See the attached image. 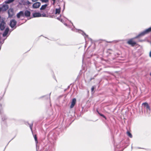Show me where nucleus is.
I'll list each match as a JSON object with an SVG mask.
<instances>
[{"instance_id": "nucleus-1", "label": "nucleus", "mask_w": 151, "mask_h": 151, "mask_svg": "<svg viewBox=\"0 0 151 151\" xmlns=\"http://www.w3.org/2000/svg\"><path fill=\"white\" fill-rule=\"evenodd\" d=\"M151 31V27L139 34L135 38L140 36H142Z\"/></svg>"}, {"instance_id": "nucleus-2", "label": "nucleus", "mask_w": 151, "mask_h": 151, "mask_svg": "<svg viewBox=\"0 0 151 151\" xmlns=\"http://www.w3.org/2000/svg\"><path fill=\"white\" fill-rule=\"evenodd\" d=\"M17 24V22L14 19H12L11 20L10 22V25L11 27L12 28H13L15 27V28L16 27L15 26Z\"/></svg>"}, {"instance_id": "nucleus-3", "label": "nucleus", "mask_w": 151, "mask_h": 151, "mask_svg": "<svg viewBox=\"0 0 151 151\" xmlns=\"http://www.w3.org/2000/svg\"><path fill=\"white\" fill-rule=\"evenodd\" d=\"M137 36H136L134 38H132V39H130L127 42V43L128 44L131 45L132 46H134L136 44V43L135 42L133 41V39L137 38H135V37H136ZM140 37L141 36H140ZM137 38H138V37H137Z\"/></svg>"}, {"instance_id": "nucleus-4", "label": "nucleus", "mask_w": 151, "mask_h": 151, "mask_svg": "<svg viewBox=\"0 0 151 151\" xmlns=\"http://www.w3.org/2000/svg\"><path fill=\"white\" fill-rule=\"evenodd\" d=\"M6 23L4 21H2L0 24V29L1 30H4L6 27Z\"/></svg>"}, {"instance_id": "nucleus-5", "label": "nucleus", "mask_w": 151, "mask_h": 151, "mask_svg": "<svg viewBox=\"0 0 151 151\" xmlns=\"http://www.w3.org/2000/svg\"><path fill=\"white\" fill-rule=\"evenodd\" d=\"M78 32L79 33L81 34L84 37L86 40L87 38H88V36L85 33L81 30H78Z\"/></svg>"}, {"instance_id": "nucleus-6", "label": "nucleus", "mask_w": 151, "mask_h": 151, "mask_svg": "<svg viewBox=\"0 0 151 151\" xmlns=\"http://www.w3.org/2000/svg\"><path fill=\"white\" fill-rule=\"evenodd\" d=\"M41 5V3L39 2H37L34 3L32 5L33 8H39Z\"/></svg>"}, {"instance_id": "nucleus-7", "label": "nucleus", "mask_w": 151, "mask_h": 151, "mask_svg": "<svg viewBox=\"0 0 151 151\" xmlns=\"http://www.w3.org/2000/svg\"><path fill=\"white\" fill-rule=\"evenodd\" d=\"M17 17L19 18L21 17H24V13L23 11H21L17 14Z\"/></svg>"}, {"instance_id": "nucleus-8", "label": "nucleus", "mask_w": 151, "mask_h": 151, "mask_svg": "<svg viewBox=\"0 0 151 151\" xmlns=\"http://www.w3.org/2000/svg\"><path fill=\"white\" fill-rule=\"evenodd\" d=\"M41 17V14L39 12H35L32 14V17Z\"/></svg>"}, {"instance_id": "nucleus-9", "label": "nucleus", "mask_w": 151, "mask_h": 151, "mask_svg": "<svg viewBox=\"0 0 151 151\" xmlns=\"http://www.w3.org/2000/svg\"><path fill=\"white\" fill-rule=\"evenodd\" d=\"M9 31V28L8 27L6 28L4 32V33L2 35L3 37H5L8 34V32Z\"/></svg>"}, {"instance_id": "nucleus-10", "label": "nucleus", "mask_w": 151, "mask_h": 151, "mask_svg": "<svg viewBox=\"0 0 151 151\" xmlns=\"http://www.w3.org/2000/svg\"><path fill=\"white\" fill-rule=\"evenodd\" d=\"M76 100L75 98H74L73 99L72 101L71 102V105L70 106V108H73L74 106L75 105L76 103Z\"/></svg>"}, {"instance_id": "nucleus-11", "label": "nucleus", "mask_w": 151, "mask_h": 151, "mask_svg": "<svg viewBox=\"0 0 151 151\" xmlns=\"http://www.w3.org/2000/svg\"><path fill=\"white\" fill-rule=\"evenodd\" d=\"M9 17H12L13 15V11L12 9H10L8 12Z\"/></svg>"}, {"instance_id": "nucleus-12", "label": "nucleus", "mask_w": 151, "mask_h": 151, "mask_svg": "<svg viewBox=\"0 0 151 151\" xmlns=\"http://www.w3.org/2000/svg\"><path fill=\"white\" fill-rule=\"evenodd\" d=\"M24 13V16H25L27 17H29L30 15V12L28 10L25 11Z\"/></svg>"}, {"instance_id": "nucleus-13", "label": "nucleus", "mask_w": 151, "mask_h": 151, "mask_svg": "<svg viewBox=\"0 0 151 151\" xmlns=\"http://www.w3.org/2000/svg\"><path fill=\"white\" fill-rule=\"evenodd\" d=\"M142 104L144 105V106L146 107L147 109L150 110V107L147 103H144Z\"/></svg>"}, {"instance_id": "nucleus-14", "label": "nucleus", "mask_w": 151, "mask_h": 151, "mask_svg": "<svg viewBox=\"0 0 151 151\" xmlns=\"http://www.w3.org/2000/svg\"><path fill=\"white\" fill-rule=\"evenodd\" d=\"M61 8L60 7L58 9H56L55 14H59L60 12Z\"/></svg>"}, {"instance_id": "nucleus-15", "label": "nucleus", "mask_w": 151, "mask_h": 151, "mask_svg": "<svg viewBox=\"0 0 151 151\" xmlns=\"http://www.w3.org/2000/svg\"><path fill=\"white\" fill-rule=\"evenodd\" d=\"M3 8H5V9L4 10H6L8 8V6L7 5H3L2 6V8H0V10H1L2 9H3Z\"/></svg>"}, {"instance_id": "nucleus-16", "label": "nucleus", "mask_w": 151, "mask_h": 151, "mask_svg": "<svg viewBox=\"0 0 151 151\" xmlns=\"http://www.w3.org/2000/svg\"><path fill=\"white\" fill-rule=\"evenodd\" d=\"M47 4H45L44 5H42V6L40 8V9L41 10H43L45 9L46 7L47 6Z\"/></svg>"}, {"instance_id": "nucleus-17", "label": "nucleus", "mask_w": 151, "mask_h": 151, "mask_svg": "<svg viewBox=\"0 0 151 151\" xmlns=\"http://www.w3.org/2000/svg\"><path fill=\"white\" fill-rule=\"evenodd\" d=\"M14 0H6L5 1V3L6 4H10L14 1Z\"/></svg>"}, {"instance_id": "nucleus-18", "label": "nucleus", "mask_w": 151, "mask_h": 151, "mask_svg": "<svg viewBox=\"0 0 151 151\" xmlns=\"http://www.w3.org/2000/svg\"><path fill=\"white\" fill-rule=\"evenodd\" d=\"M127 134L128 136L130 138H132V135L131 134L129 131H127Z\"/></svg>"}, {"instance_id": "nucleus-19", "label": "nucleus", "mask_w": 151, "mask_h": 151, "mask_svg": "<svg viewBox=\"0 0 151 151\" xmlns=\"http://www.w3.org/2000/svg\"><path fill=\"white\" fill-rule=\"evenodd\" d=\"M28 124L29 125V127L30 129L32 131V126H33V123H32L31 124H29V123H28Z\"/></svg>"}, {"instance_id": "nucleus-20", "label": "nucleus", "mask_w": 151, "mask_h": 151, "mask_svg": "<svg viewBox=\"0 0 151 151\" xmlns=\"http://www.w3.org/2000/svg\"><path fill=\"white\" fill-rule=\"evenodd\" d=\"M97 112H98V114H99V115L100 116H101L103 117V118H104L105 119H106V117L104 116V115L103 114H101L98 111V110H97Z\"/></svg>"}, {"instance_id": "nucleus-21", "label": "nucleus", "mask_w": 151, "mask_h": 151, "mask_svg": "<svg viewBox=\"0 0 151 151\" xmlns=\"http://www.w3.org/2000/svg\"><path fill=\"white\" fill-rule=\"evenodd\" d=\"M34 138L35 140L36 143H37L38 141H37V136H36V135H34Z\"/></svg>"}, {"instance_id": "nucleus-22", "label": "nucleus", "mask_w": 151, "mask_h": 151, "mask_svg": "<svg viewBox=\"0 0 151 151\" xmlns=\"http://www.w3.org/2000/svg\"><path fill=\"white\" fill-rule=\"evenodd\" d=\"M42 3H47L48 2V0H40Z\"/></svg>"}, {"instance_id": "nucleus-23", "label": "nucleus", "mask_w": 151, "mask_h": 151, "mask_svg": "<svg viewBox=\"0 0 151 151\" xmlns=\"http://www.w3.org/2000/svg\"><path fill=\"white\" fill-rule=\"evenodd\" d=\"M26 4L27 5H29L31 4V3L28 1L27 0L26 2Z\"/></svg>"}, {"instance_id": "nucleus-24", "label": "nucleus", "mask_w": 151, "mask_h": 151, "mask_svg": "<svg viewBox=\"0 0 151 151\" xmlns=\"http://www.w3.org/2000/svg\"><path fill=\"white\" fill-rule=\"evenodd\" d=\"M51 1H53V3H52V4L53 5H55V0H51Z\"/></svg>"}, {"instance_id": "nucleus-25", "label": "nucleus", "mask_w": 151, "mask_h": 151, "mask_svg": "<svg viewBox=\"0 0 151 151\" xmlns=\"http://www.w3.org/2000/svg\"><path fill=\"white\" fill-rule=\"evenodd\" d=\"M94 86H93L91 88V91L92 92H93L94 90Z\"/></svg>"}, {"instance_id": "nucleus-26", "label": "nucleus", "mask_w": 151, "mask_h": 151, "mask_svg": "<svg viewBox=\"0 0 151 151\" xmlns=\"http://www.w3.org/2000/svg\"><path fill=\"white\" fill-rule=\"evenodd\" d=\"M46 16V15L45 14H41V17H45Z\"/></svg>"}, {"instance_id": "nucleus-27", "label": "nucleus", "mask_w": 151, "mask_h": 151, "mask_svg": "<svg viewBox=\"0 0 151 151\" xmlns=\"http://www.w3.org/2000/svg\"><path fill=\"white\" fill-rule=\"evenodd\" d=\"M6 119V118L5 117H3L2 116V120L3 121H4L5 119Z\"/></svg>"}, {"instance_id": "nucleus-28", "label": "nucleus", "mask_w": 151, "mask_h": 151, "mask_svg": "<svg viewBox=\"0 0 151 151\" xmlns=\"http://www.w3.org/2000/svg\"><path fill=\"white\" fill-rule=\"evenodd\" d=\"M32 1V2H36L37 1H38V0H31Z\"/></svg>"}, {"instance_id": "nucleus-29", "label": "nucleus", "mask_w": 151, "mask_h": 151, "mask_svg": "<svg viewBox=\"0 0 151 151\" xmlns=\"http://www.w3.org/2000/svg\"><path fill=\"white\" fill-rule=\"evenodd\" d=\"M65 3H64V4L63 5V10L65 9Z\"/></svg>"}, {"instance_id": "nucleus-30", "label": "nucleus", "mask_w": 151, "mask_h": 151, "mask_svg": "<svg viewBox=\"0 0 151 151\" xmlns=\"http://www.w3.org/2000/svg\"><path fill=\"white\" fill-rule=\"evenodd\" d=\"M4 40H3L2 41H0V43H2V44H3V43H4Z\"/></svg>"}, {"instance_id": "nucleus-31", "label": "nucleus", "mask_w": 151, "mask_h": 151, "mask_svg": "<svg viewBox=\"0 0 151 151\" xmlns=\"http://www.w3.org/2000/svg\"><path fill=\"white\" fill-rule=\"evenodd\" d=\"M149 56L151 58V51L150 52Z\"/></svg>"}, {"instance_id": "nucleus-32", "label": "nucleus", "mask_w": 151, "mask_h": 151, "mask_svg": "<svg viewBox=\"0 0 151 151\" xmlns=\"http://www.w3.org/2000/svg\"><path fill=\"white\" fill-rule=\"evenodd\" d=\"M65 24L66 26H68V25H67V24L65 23V24Z\"/></svg>"}, {"instance_id": "nucleus-33", "label": "nucleus", "mask_w": 151, "mask_h": 151, "mask_svg": "<svg viewBox=\"0 0 151 151\" xmlns=\"http://www.w3.org/2000/svg\"><path fill=\"white\" fill-rule=\"evenodd\" d=\"M1 109H0V113L1 114Z\"/></svg>"}, {"instance_id": "nucleus-34", "label": "nucleus", "mask_w": 151, "mask_h": 151, "mask_svg": "<svg viewBox=\"0 0 151 151\" xmlns=\"http://www.w3.org/2000/svg\"><path fill=\"white\" fill-rule=\"evenodd\" d=\"M150 76H151V72L150 73Z\"/></svg>"}, {"instance_id": "nucleus-35", "label": "nucleus", "mask_w": 151, "mask_h": 151, "mask_svg": "<svg viewBox=\"0 0 151 151\" xmlns=\"http://www.w3.org/2000/svg\"><path fill=\"white\" fill-rule=\"evenodd\" d=\"M0 107H1V104H0Z\"/></svg>"}, {"instance_id": "nucleus-36", "label": "nucleus", "mask_w": 151, "mask_h": 151, "mask_svg": "<svg viewBox=\"0 0 151 151\" xmlns=\"http://www.w3.org/2000/svg\"><path fill=\"white\" fill-rule=\"evenodd\" d=\"M138 148L139 149H140V148H140V147H138Z\"/></svg>"}, {"instance_id": "nucleus-37", "label": "nucleus", "mask_w": 151, "mask_h": 151, "mask_svg": "<svg viewBox=\"0 0 151 151\" xmlns=\"http://www.w3.org/2000/svg\"><path fill=\"white\" fill-rule=\"evenodd\" d=\"M58 19H59V18L58 17Z\"/></svg>"}]
</instances>
